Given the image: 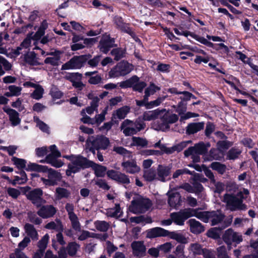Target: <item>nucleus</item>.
Listing matches in <instances>:
<instances>
[{
	"mask_svg": "<svg viewBox=\"0 0 258 258\" xmlns=\"http://www.w3.org/2000/svg\"><path fill=\"white\" fill-rule=\"evenodd\" d=\"M126 197L128 199H133L128 210L134 214L145 212L152 205L148 199L144 198L140 195L131 192L126 193Z\"/></svg>",
	"mask_w": 258,
	"mask_h": 258,
	"instance_id": "nucleus-1",
	"label": "nucleus"
},
{
	"mask_svg": "<svg viewBox=\"0 0 258 258\" xmlns=\"http://www.w3.org/2000/svg\"><path fill=\"white\" fill-rule=\"evenodd\" d=\"M247 195L249 191L246 189H243V191L238 192L235 196L225 194L224 197V202L226 204L228 209L231 211L245 210L246 206L243 204V199L244 197L243 195Z\"/></svg>",
	"mask_w": 258,
	"mask_h": 258,
	"instance_id": "nucleus-2",
	"label": "nucleus"
},
{
	"mask_svg": "<svg viewBox=\"0 0 258 258\" xmlns=\"http://www.w3.org/2000/svg\"><path fill=\"white\" fill-rule=\"evenodd\" d=\"M64 157L69 159L71 163L68 165V169L66 171V174L68 176H71L72 173H75L79 172L81 169L86 168L89 166V162L86 158L80 156H72L68 157L67 156Z\"/></svg>",
	"mask_w": 258,
	"mask_h": 258,
	"instance_id": "nucleus-3",
	"label": "nucleus"
},
{
	"mask_svg": "<svg viewBox=\"0 0 258 258\" xmlns=\"http://www.w3.org/2000/svg\"><path fill=\"white\" fill-rule=\"evenodd\" d=\"M109 144V139L105 136H99L96 139L94 137H90L87 141L86 148L94 154V149L105 150Z\"/></svg>",
	"mask_w": 258,
	"mask_h": 258,
	"instance_id": "nucleus-4",
	"label": "nucleus"
},
{
	"mask_svg": "<svg viewBox=\"0 0 258 258\" xmlns=\"http://www.w3.org/2000/svg\"><path fill=\"white\" fill-rule=\"evenodd\" d=\"M133 66L128 62L124 61L118 63L109 72L110 78H116L124 76L130 73L133 70Z\"/></svg>",
	"mask_w": 258,
	"mask_h": 258,
	"instance_id": "nucleus-5",
	"label": "nucleus"
},
{
	"mask_svg": "<svg viewBox=\"0 0 258 258\" xmlns=\"http://www.w3.org/2000/svg\"><path fill=\"white\" fill-rule=\"evenodd\" d=\"M222 239L227 244L229 249L231 248V245L233 243H235L236 246L243 240L242 236L239 233L235 232L230 228L224 232Z\"/></svg>",
	"mask_w": 258,
	"mask_h": 258,
	"instance_id": "nucleus-6",
	"label": "nucleus"
},
{
	"mask_svg": "<svg viewBox=\"0 0 258 258\" xmlns=\"http://www.w3.org/2000/svg\"><path fill=\"white\" fill-rule=\"evenodd\" d=\"M50 153L46 156L45 161L52 166L59 168L63 165V163L56 158L61 156L60 152L58 150L55 145H51L49 147Z\"/></svg>",
	"mask_w": 258,
	"mask_h": 258,
	"instance_id": "nucleus-7",
	"label": "nucleus"
},
{
	"mask_svg": "<svg viewBox=\"0 0 258 258\" xmlns=\"http://www.w3.org/2000/svg\"><path fill=\"white\" fill-rule=\"evenodd\" d=\"M162 112L160 116L162 123L158 127L153 126V127L156 130L164 131L169 128L168 124L173 123L178 120V116L175 114H170L169 112L163 109L161 110Z\"/></svg>",
	"mask_w": 258,
	"mask_h": 258,
	"instance_id": "nucleus-8",
	"label": "nucleus"
},
{
	"mask_svg": "<svg viewBox=\"0 0 258 258\" xmlns=\"http://www.w3.org/2000/svg\"><path fill=\"white\" fill-rule=\"evenodd\" d=\"M87 60V56H74L61 67L62 70L79 69L81 68Z\"/></svg>",
	"mask_w": 258,
	"mask_h": 258,
	"instance_id": "nucleus-9",
	"label": "nucleus"
},
{
	"mask_svg": "<svg viewBox=\"0 0 258 258\" xmlns=\"http://www.w3.org/2000/svg\"><path fill=\"white\" fill-rule=\"evenodd\" d=\"M43 191L40 188H36L26 194L27 198L36 207H40L46 203L42 198Z\"/></svg>",
	"mask_w": 258,
	"mask_h": 258,
	"instance_id": "nucleus-10",
	"label": "nucleus"
},
{
	"mask_svg": "<svg viewBox=\"0 0 258 258\" xmlns=\"http://www.w3.org/2000/svg\"><path fill=\"white\" fill-rule=\"evenodd\" d=\"M139 78L137 76H134L130 80L121 82L120 86L121 87H133L135 91L142 92L143 89L146 86V84L144 82H139Z\"/></svg>",
	"mask_w": 258,
	"mask_h": 258,
	"instance_id": "nucleus-11",
	"label": "nucleus"
},
{
	"mask_svg": "<svg viewBox=\"0 0 258 258\" xmlns=\"http://www.w3.org/2000/svg\"><path fill=\"white\" fill-rule=\"evenodd\" d=\"M46 172L48 173V179L43 177L40 178L43 184L46 186H52L56 183V182L60 178V174L51 169H48Z\"/></svg>",
	"mask_w": 258,
	"mask_h": 258,
	"instance_id": "nucleus-12",
	"label": "nucleus"
},
{
	"mask_svg": "<svg viewBox=\"0 0 258 258\" xmlns=\"http://www.w3.org/2000/svg\"><path fill=\"white\" fill-rule=\"evenodd\" d=\"M107 176L118 182L122 183H129L130 181L128 176L125 174L113 170H110L107 171Z\"/></svg>",
	"mask_w": 258,
	"mask_h": 258,
	"instance_id": "nucleus-13",
	"label": "nucleus"
},
{
	"mask_svg": "<svg viewBox=\"0 0 258 258\" xmlns=\"http://www.w3.org/2000/svg\"><path fill=\"white\" fill-rule=\"evenodd\" d=\"M180 212L185 220L192 216L196 217L202 221H206V217H205L206 216V214L202 213L203 212L200 211L198 210L186 209L180 211Z\"/></svg>",
	"mask_w": 258,
	"mask_h": 258,
	"instance_id": "nucleus-14",
	"label": "nucleus"
},
{
	"mask_svg": "<svg viewBox=\"0 0 258 258\" xmlns=\"http://www.w3.org/2000/svg\"><path fill=\"white\" fill-rule=\"evenodd\" d=\"M202 213H206V221H203L205 223L208 222L209 221H211L212 222V225H215L221 221H222L223 219V215L219 212H203Z\"/></svg>",
	"mask_w": 258,
	"mask_h": 258,
	"instance_id": "nucleus-15",
	"label": "nucleus"
},
{
	"mask_svg": "<svg viewBox=\"0 0 258 258\" xmlns=\"http://www.w3.org/2000/svg\"><path fill=\"white\" fill-rule=\"evenodd\" d=\"M55 208L52 205L43 206L37 211V214L43 218L52 217L56 213Z\"/></svg>",
	"mask_w": 258,
	"mask_h": 258,
	"instance_id": "nucleus-16",
	"label": "nucleus"
},
{
	"mask_svg": "<svg viewBox=\"0 0 258 258\" xmlns=\"http://www.w3.org/2000/svg\"><path fill=\"white\" fill-rule=\"evenodd\" d=\"M97 41L96 38H85L83 41L74 43V44L71 45V49L73 51L80 50L86 46H89L94 44Z\"/></svg>",
	"mask_w": 258,
	"mask_h": 258,
	"instance_id": "nucleus-17",
	"label": "nucleus"
},
{
	"mask_svg": "<svg viewBox=\"0 0 258 258\" xmlns=\"http://www.w3.org/2000/svg\"><path fill=\"white\" fill-rule=\"evenodd\" d=\"M4 110L9 115V119L13 126H16L21 122V118L19 117V114L16 110L5 107Z\"/></svg>",
	"mask_w": 258,
	"mask_h": 258,
	"instance_id": "nucleus-18",
	"label": "nucleus"
},
{
	"mask_svg": "<svg viewBox=\"0 0 258 258\" xmlns=\"http://www.w3.org/2000/svg\"><path fill=\"white\" fill-rule=\"evenodd\" d=\"M121 166L125 172L131 174H135L140 171V167L134 160L124 161L121 163Z\"/></svg>",
	"mask_w": 258,
	"mask_h": 258,
	"instance_id": "nucleus-19",
	"label": "nucleus"
},
{
	"mask_svg": "<svg viewBox=\"0 0 258 258\" xmlns=\"http://www.w3.org/2000/svg\"><path fill=\"white\" fill-rule=\"evenodd\" d=\"M206 152V147L203 143L196 144L194 147L188 148L184 151V155L186 157L195 153L196 154H203Z\"/></svg>",
	"mask_w": 258,
	"mask_h": 258,
	"instance_id": "nucleus-20",
	"label": "nucleus"
},
{
	"mask_svg": "<svg viewBox=\"0 0 258 258\" xmlns=\"http://www.w3.org/2000/svg\"><path fill=\"white\" fill-rule=\"evenodd\" d=\"M121 129L126 136H131L137 133L134 127V122L128 119L125 120L122 123Z\"/></svg>",
	"mask_w": 258,
	"mask_h": 258,
	"instance_id": "nucleus-21",
	"label": "nucleus"
},
{
	"mask_svg": "<svg viewBox=\"0 0 258 258\" xmlns=\"http://www.w3.org/2000/svg\"><path fill=\"white\" fill-rule=\"evenodd\" d=\"M132 247L133 254L135 256L141 257L145 255L146 248L142 242L135 241L132 243Z\"/></svg>",
	"mask_w": 258,
	"mask_h": 258,
	"instance_id": "nucleus-22",
	"label": "nucleus"
},
{
	"mask_svg": "<svg viewBox=\"0 0 258 258\" xmlns=\"http://www.w3.org/2000/svg\"><path fill=\"white\" fill-rule=\"evenodd\" d=\"M114 40L108 36L104 37L100 41L99 48L104 53H107L110 48L113 46Z\"/></svg>",
	"mask_w": 258,
	"mask_h": 258,
	"instance_id": "nucleus-23",
	"label": "nucleus"
},
{
	"mask_svg": "<svg viewBox=\"0 0 258 258\" xmlns=\"http://www.w3.org/2000/svg\"><path fill=\"white\" fill-rule=\"evenodd\" d=\"M168 234V231L160 227H155L149 229L147 231V236L151 238L159 236H165Z\"/></svg>",
	"mask_w": 258,
	"mask_h": 258,
	"instance_id": "nucleus-24",
	"label": "nucleus"
},
{
	"mask_svg": "<svg viewBox=\"0 0 258 258\" xmlns=\"http://www.w3.org/2000/svg\"><path fill=\"white\" fill-rule=\"evenodd\" d=\"M171 168L159 165L157 168L158 178L159 180L165 181L166 178L170 175Z\"/></svg>",
	"mask_w": 258,
	"mask_h": 258,
	"instance_id": "nucleus-25",
	"label": "nucleus"
},
{
	"mask_svg": "<svg viewBox=\"0 0 258 258\" xmlns=\"http://www.w3.org/2000/svg\"><path fill=\"white\" fill-rule=\"evenodd\" d=\"M189 256L195 257L198 255L206 253L201 246L198 243L191 244L188 248Z\"/></svg>",
	"mask_w": 258,
	"mask_h": 258,
	"instance_id": "nucleus-26",
	"label": "nucleus"
},
{
	"mask_svg": "<svg viewBox=\"0 0 258 258\" xmlns=\"http://www.w3.org/2000/svg\"><path fill=\"white\" fill-rule=\"evenodd\" d=\"M188 223L190 226V229L191 232L194 233H200L204 231V228L202 224L195 219H190Z\"/></svg>",
	"mask_w": 258,
	"mask_h": 258,
	"instance_id": "nucleus-27",
	"label": "nucleus"
},
{
	"mask_svg": "<svg viewBox=\"0 0 258 258\" xmlns=\"http://www.w3.org/2000/svg\"><path fill=\"white\" fill-rule=\"evenodd\" d=\"M180 196L177 192L170 194L169 195L168 203L169 206L173 208H176L180 205Z\"/></svg>",
	"mask_w": 258,
	"mask_h": 258,
	"instance_id": "nucleus-28",
	"label": "nucleus"
},
{
	"mask_svg": "<svg viewBox=\"0 0 258 258\" xmlns=\"http://www.w3.org/2000/svg\"><path fill=\"white\" fill-rule=\"evenodd\" d=\"M130 108L127 106H123L115 111L112 114L114 118L123 119L130 112Z\"/></svg>",
	"mask_w": 258,
	"mask_h": 258,
	"instance_id": "nucleus-29",
	"label": "nucleus"
},
{
	"mask_svg": "<svg viewBox=\"0 0 258 258\" xmlns=\"http://www.w3.org/2000/svg\"><path fill=\"white\" fill-rule=\"evenodd\" d=\"M89 98L92 100L91 103V106L86 108L85 110L86 113L87 112L88 114H92L93 113L95 110L97 109L98 106V102L99 101V98L97 96L93 97V95L89 94Z\"/></svg>",
	"mask_w": 258,
	"mask_h": 258,
	"instance_id": "nucleus-30",
	"label": "nucleus"
},
{
	"mask_svg": "<svg viewBox=\"0 0 258 258\" xmlns=\"http://www.w3.org/2000/svg\"><path fill=\"white\" fill-rule=\"evenodd\" d=\"M161 114V110L158 109L146 111L143 114V119L147 121L154 120L158 117H160Z\"/></svg>",
	"mask_w": 258,
	"mask_h": 258,
	"instance_id": "nucleus-31",
	"label": "nucleus"
},
{
	"mask_svg": "<svg viewBox=\"0 0 258 258\" xmlns=\"http://www.w3.org/2000/svg\"><path fill=\"white\" fill-rule=\"evenodd\" d=\"M89 166L92 167L96 176L99 177H103L105 175L107 170L105 166L96 164L91 161H89Z\"/></svg>",
	"mask_w": 258,
	"mask_h": 258,
	"instance_id": "nucleus-32",
	"label": "nucleus"
},
{
	"mask_svg": "<svg viewBox=\"0 0 258 258\" xmlns=\"http://www.w3.org/2000/svg\"><path fill=\"white\" fill-rule=\"evenodd\" d=\"M204 126V123L203 122L192 123L187 126L186 131L189 134H194L202 130Z\"/></svg>",
	"mask_w": 258,
	"mask_h": 258,
	"instance_id": "nucleus-33",
	"label": "nucleus"
},
{
	"mask_svg": "<svg viewBox=\"0 0 258 258\" xmlns=\"http://www.w3.org/2000/svg\"><path fill=\"white\" fill-rule=\"evenodd\" d=\"M60 52L59 51H55L52 52L51 55L52 56L46 58L44 60L45 63L50 64L53 66H57L58 64V62L60 59L59 55Z\"/></svg>",
	"mask_w": 258,
	"mask_h": 258,
	"instance_id": "nucleus-34",
	"label": "nucleus"
},
{
	"mask_svg": "<svg viewBox=\"0 0 258 258\" xmlns=\"http://www.w3.org/2000/svg\"><path fill=\"white\" fill-rule=\"evenodd\" d=\"M26 169L28 171H36L38 172H45L47 170V167L36 163H30L27 165Z\"/></svg>",
	"mask_w": 258,
	"mask_h": 258,
	"instance_id": "nucleus-35",
	"label": "nucleus"
},
{
	"mask_svg": "<svg viewBox=\"0 0 258 258\" xmlns=\"http://www.w3.org/2000/svg\"><path fill=\"white\" fill-rule=\"evenodd\" d=\"M45 228L48 229H54L57 231H62L63 229L61 222L58 219H56L54 221L48 223L45 225Z\"/></svg>",
	"mask_w": 258,
	"mask_h": 258,
	"instance_id": "nucleus-36",
	"label": "nucleus"
},
{
	"mask_svg": "<svg viewBox=\"0 0 258 258\" xmlns=\"http://www.w3.org/2000/svg\"><path fill=\"white\" fill-rule=\"evenodd\" d=\"M24 229L27 234L32 239H37V232L32 225L27 223L25 225Z\"/></svg>",
	"mask_w": 258,
	"mask_h": 258,
	"instance_id": "nucleus-37",
	"label": "nucleus"
},
{
	"mask_svg": "<svg viewBox=\"0 0 258 258\" xmlns=\"http://www.w3.org/2000/svg\"><path fill=\"white\" fill-rule=\"evenodd\" d=\"M171 218L172 220L177 225H183L184 224L185 219L182 216L180 211L178 213L171 214Z\"/></svg>",
	"mask_w": 258,
	"mask_h": 258,
	"instance_id": "nucleus-38",
	"label": "nucleus"
},
{
	"mask_svg": "<svg viewBox=\"0 0 258 258\" xmlns=\"http://www.w3.org/2000/svg\"><path fill=\"white\" fill-rule=\"evenodd\" d=\"M106 214L108 216L111 217H119L122 214V211L117 205H115L114 208H110L107 210Z\"/></svg>",
	"mask_w": 258,
	"mask_h": 258,
	"instance_id": "nucleus-39",
	"label": "nucleus"
},
{
	"mask_svg": "<svg viewBox=\"0 0 258 258\" xmlns=\"http://www.w3.org/2000/svg\"><path fill=\"white\" fill-rule=\"evenodd\" d=\"M35 90L31 94V97L36 100L41 99L44 93V89L42 87L38 85L35 88Z\"/></svg>",
	"mask_w": 258,
	"mask_h": 258,
	"instance_id": "nucleus-40",
	"label": "nucleus"
},
{
	"mask_svg": "<svg viewBox=\"0 0 258 258\" xmlns=\"http://www.w3.org/2000/svg\"><path fill=\"white\" fill-rule=\"evenodd\" d=\"M21 177L16 176L15 179L11 182V183L13 185H15L17 184H24L27 181V177L26 174L24 171L20 172Z\"/></svg>",
	"mask_w": 258,
	"mask_h": 258,
	"instance_id": "nucleus-41",
	"label": "nucleus"
},
{
	"mask_svg": "<svg viewBox=\"0 0 258 258\" xmlns=\"http://www.w3.org/2000/svg\"><path fill=\"white\" fill-rule=\"evenodd\" d=\"M49 239V236L48 234H46L43 236V237L41 239V240L38 242V243L39 251L43 252V251L47 247Z\"/></svg>",
	"mask_w": 258,
	"mask_h": 258,
	"instance_id": "nucleus-42",
	"label": "nucleus"
},
{
	"mask_svg": "<svg viewBox=\"0 0 258 258\" xmlns=\"http://www.w3.org/2000/svg\"><path fill=\"white\" fill-rule=\"evenodd\" d=\"M113 150L116 153L121 155L124 157H132V153L122 147L114 146Z\"/></svg>",
	"mask_w": 258,
	"mask_h": 258,
	"instance_id": "nucleus-43",
	"label": "nucleus"
},
{
	"mask_svg": "<svg viewBox=\"0 0 258 258\" xmlns=\"http://www.w3.org/2000/svg\"><path fill=\"white\" fill-rule=\"evenodd\" d=\"M184 35L185 37H188V36H190L200 42V43L206 45L207 46H210L212 44V43L208 41L206 38L197 35L193 33H186L184 34Z\"/></svg>",
	"mask_w": 258,
	"mask_h": 258,
	"instance_id": "nucleus-44",
	"label": "nucleus"
},
{
	"mask_svg": "<svg viewBox=\"0 0 258 258\" xmlns=\"http://www.w3.org/2000/svg\"><path fill=\"white\" fill-rule=\"evenodd\" d=\"M133 143L131 144V146H136L141 147H146L147 145V141L143 138L134 137L132 138Z\"/></svg>",
	"mask_w": 258,
	"mask_h": 258,
	"instance_id": "nucleus-45",
	"label": "nucleus"
},
{
	"mask_svg": "<svg viewBox=\"0 0 258 258\" xmlns=\"http://www.w3.org/2000/svg\"><path fill=\"white\" fill-rule=\"evenodd\" d=\"M11 160L13 164L19 169H23L26 166L27 162L23 159L13 157Z\"/></svg>",
	"mask_w": 258,
	"mask_h": 258,
	"instance_id": "nucleus-46",
	"label": "nucleus"
},
{
	"mask_svg": "<svg viewBox=\"0 0 258 258\" xmlns=\"http://www.w3.org/2000/svg\"><path fill=\"white\" fill-rule=\"evenodd\" d=\"M160 90V88L156 86L153 83H151L150 86L147 87L145 91V96L146 98L149 97L151 95L154 94L156 91Z\"/></svg>",
	"mask_w": 258,
	"mask_h": 258,
	"instance_id": "nucleus-47",
	"label": "nucleus"
},
{
	"mask_svg": "<svg viewBox=\"0 0 258 258\" xmlns=\"http://www.w3.org/2000/svg\"><path fill=\"white\" fill-rule=\"evenodd\" d=\"M144 178L149 181H152L156 179V173L155 170L153 169H147L145 170L144 174Z\"/></svg>",
	"mask_w": 258,
	"mask_h": 258,
	"instance_id": "nucleus-48",
	"label": "nucleus"
},
{
	"mask_svg": "<svg viewBox=\"0 0 258 258\" xmlns=\"http://www.w3.org/2000/svg\"><path fill=\"white\" fill-rule=\"evenodd\" d=\"M69 219L71 221L73 228L75 230L80 231L81 229L80 224L78 221V219L76 215L75 214H72L69 216Z\"/></svg>",
	"mask_w": 258,
	"mask_h": 258,
	"instance_id": "nucleus-49",
	"label": "nucleus"
},
{
	"mask_svg": "<svg viewBox=\"0 0 258 258\" xmlns=\"http://www.w3.org/2000/svg\"><path fill=\"white\" fill-rule=\"evenodd\" d=\"M69 195L70 192L66 189L60 187L56 189L55 197L58 200L67 198Z\"/></svg>",
	"mask_w": 258,
	"mask_h": 258,
	"instance_id": "nucleus-50",
	"label": "nucleus"
},
{
	"mask_svg": "<svg viewBox=\"0 0 258 258\" xmlns=\"http://www.w3.org/2000/svg\"><path fill=\"white\" fill-rule=\"evenodd\" d=\"M211 167L213 170L217 171L220 174H223L225 172L226 169V167L224 165L217 162H213L211 165Z\"/></svg>",
	"mask_w": 258,
	"mask_h": 258,
	"instance_id": "nucleus-51",
	"label": "nucleus"
},
{
	"mask_svg": "<svg viewBox=\"0 0 258 258\" xmlns=\"http://www.w3.org/2000/svg\"><path fill=\"white\" fill-rule=\"evenodd\" d=\"M21 49V47H18L17 49H12L9 53H8V50L4 48H0V53L2 54H5L9 57H16L20 54V50Z\"/></svg>",
	"mask_w": 258,
	"mask_h": 258,
	"instance_id": "nucleus-52",
	"label": "nucleus"
},
{
	"mask_svg": "<svg viewBox=\"0 0 258 258\" xmlns=\"http://www.w3.org/2000/svg\"><path fill=\"white\" fill-rule=\"evenodd\" d=\"M34 121L36 123V125L39 128L42 132L45 133H48L49 127L43 121H41L37 117L35 116L34 117Z\"/></svg>",
	"mask_w": 258,
	"mask_h": 258,
	"instance_id": "nucleus-53",
	"label": "nucleus"
},
{
	"mask_svg": "<svg viewBox=\"0 0 258 258\" xmlns=\"http://www.w3.org/2000/svg\"><path fill=\"white\" fill-rule=\"evenodd\" d=\"M65 78L73 84L75 81L82 79V75L78 73H69L65 76Z\"/></svg>",
	"mask_w": 258,
	"mask_h": 258,
	"instance_id": "nucleus-54",
	"label": "nucleus"
},
{
	"mask_svg": "<svg viewBox=\"0 0 258 258\" xmlns=\"http://www.w3.org/2000/svg\"><path fill=\"white\" fill-rule=\"evenodd\" d=\"M165 98L166 97L164 96L162 97H159L154 101H152L150 102H147V109H150L154 107L159 105L161 103L165 100Z\"/></svg>",
	"mask_w": 258,
	"mask_h": 258,
	"instance_id": "nucleus-55",
	"label": "nucleus"
},
{
	"mask_svg": "<svg viewBox=\"0 0 258 258\" xmlns=\"http://www.w3.org/2000/svg\"><path fill=\"white\" fill-rule=\"evenodd\" d=\"M27 62L31 65H35L37 63L36 55L33 52H30L27 54L25 57Z\"/></svg>",
	"mask_w": 258,
	"mask_h": 258,
	"instance_id": "nucleus-56",
	"label": "nucleus"
},
{
	"mask_svg": "<svg viewBox=\"0 0 258 258\" xmlns=\"http://www.w3.org/2000/svg\"><path fill=\"white\" fill-rule=\"evenodd\" d=\"M171 237L182 243H186L187 242V239L180 233L172 232L171 234Z\"/></svg>",
	"mask_w": 258,
	"mask_h": 258,
	"instance_id": "nucleus-57",
	"label": "nucleus"
},
{
	"mask_svg": "<svg viewBox=\"0 0 258 258\" xmlns=\"http://www.w3.org/2000/svg\"><path fill=\"white\" fill-rule=\"evenodd\" d=\"M207 235L213 239H217L220 237V230L216 228H211L207 232Z\"/></svg>",
	"mask_w": 258,
	"mask_h": 258,
	"instance_id": "nucleus-58",
	"label": "nucleus"
},
{
	"mask_svg": "<svg viewBox=\"0 0 258 258\" xmlns=\"http://www.w3.org/2000/svg\"><path fill=\"white\" fill-rule=\"evenodd\" d=\"M96 228L100 231H106L108 228V224L105 221H97L95 223Z\"/></svg>",
	"mask_w": 258,
	"mask_h": 258,
	"instance_id": "nucleus-59",
	"label": "nucleus"
},
{
	"mask_svg": "<svg viewBox=\"0 0 258 258\" xmlns=\"http://www.w3.org/2000/svg\"><path fill=\"white\" fill-rule=\"evenodd\" d=\"M79 248V245L76 243H70L68 246V252L69 254L71 255L75 254Z\"/></svg>",
	"mask_w": 258,
	"mask_h": 258,
	"instance_id": "nucleus-60",
	"label": "nucleus"
},
{
	"mask_svg": "<svg viewBox=\"0 0 258 258\" xmlns=\"http://www.w3.org/2000/svg\"><path fill=\"white\" fill-rule=\"evenodd\" d=\"M218 256L219 258H229L227 253L226 247L224 246H221L217 248Z\"/></svg>",
	"mask_w": 258,
	"mask_h": 258,
	"instance_id": "nucleus-61",
	"label": "nucleus"
},
{
	"mask_svg": "<svg viewBox=\"0 0 258 258\" xmlns=\"http://www.w3.org/2000/svg\"><path fill=\"white\" fill-rule=\"evenodd\" d=\"M107 108H106L103 112L99 114H97L95 117V122L98 125H99L105 119V115L106 113Z\"/></svg>",
	"mask_w": 258,
	"mask_h": 258,
	"instance_id": "nucleus-62",
	"label": "nucleus"
},
{
	"mask_svg": "<svg viewBox=\"0 0 258 258\" xmlns=\"http://www.w3.org/2000/svg\"><path fill=\"white\" fill-rule=\"evenodd\" d=\"M9 90L13 96H19L21 94L22 88L14 85H11L9 87Z\"/></svg>",
	"mask_w": 258,
	"mask_h": 258,
	"instance_id": "nucleus-63",
	"label": "nucleus"
},
{
	"mask_svg": "<svg viewBox=\"0 0 258 258\" xmlns=\"http://www.w3.org/2000/svg\"><path fill=\"white\" fill-rule=\"evenodd\" d=\"M10 258H28L23 252L17 249L10 255Z\"/></svg>",
	"mask_w": 258,
	"mask_h": 258,
	"instance_id": "nucleus-64",
	"label": "nucleus"
}]
</instances>
